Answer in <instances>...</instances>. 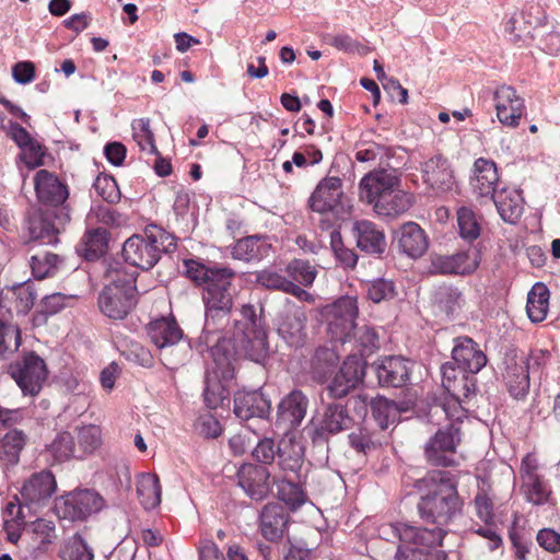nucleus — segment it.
<instances>
[{
	"mask_svg": "<svg viewBox=\"0 0 560 560\" xmlns=\"http://www.w3.org/2000/svg\"><path fill=\"white\" fill-rule=\"evenodd\" d=\"M289 522V515L279 503L267 504L260 514V529L262 536L277 541L283 537Z\"/></svg>",
	"mask_w": 560,
	"mask_h": 560,
	"instance_id": "7c9ffc66",
	"label": "nucleus"
},
{
	"mask_svg": "<svg viewBox=\"0 0 560 560\" xmlns=\"http://www.w3.org/2000/svg\"><path fill=\"white\" fill-rule=\"evenodd\" d=\"M290 280L303 287H311L316 278L317 271L310 261L293 259L285 267Z\"/></svg>",
	"mask_w": 560,
	"mask_h": 560,
	"instance_id": "864d4df0",
	"label": "nucleus"
},
{
	"mask_svg": "<svg viewBox=\"0 0 560 560\" xmlns=\"http://www.w3.org/2000/svg\"><path fill=\"white\" fill-rule=\"evenodd\" d=\"M35 191L38 200L46 205V209L61 208L68 198V190L60 180L47 170H40L34 178Z\"/></svg>",
	"mask_w": 560,
	"mask_h": 560,
	"instance_id": "4be33fe9",
	"label": "nucleus"
},
{
	"mask_svg": "<svg viewBox=\"0 0 560 560\" xmlns=\"http://www.w3.org/2000/svg\"><path fill=\"white\" fill-rule=\"evenodd\" d=\"M270 474L264 466L245 464L237 472L238 485L248 497L262 500L269 492Z\"/></svg>",
	"mask_w": 560,
	"mask_h": 560,
	"instance_id": "393cba45",
	"label": "nucleus"
},
{
	"mask_svg": "<svg viewBox=\"0 0 560 560\" xmlns=\"http://www.w3.org/2000/svg\"><path fill=\"white\" fill-rule=\"evenodd\" d=\"M508 389L514 398H523L529 389V374L527 360L516 355L505 359V372L503 374Z\"/></svg>",
	"mask_w": 560,
	"mask_h": 560,
	"instance_id": "c85d7f7f",
	"label": "nucleus"
},
{
	"mask_svg": "<svg viewBox=\"0 0 560 560\" xmlns=\"http://www.w3.org/2000/svg\"><path fill=\"white\" fill-rule=\"evenodd\" d=\"M492 201L504 222L515 224L522 217L524 199L518 189L502 187L492 196Z\"/></svg>",
	"mask_w": 560,
	"mask_h": 560,
	"instance_id": "2f4dec72",
	"label": "nucleus"
},
{
	"mask_svg": "<svg viewBox=\"0 0 560 560\" xmlns=\"http://www.w3.org/2000/svg\"><path fill=\"white\" fill-rule=\"evenodd\" d=\"M56 538V526L52 521L38 518L33 523V542L36 545V550L46 551Z\"/></svg>",
	"mask_w": 560,
	"mask_h": 560,
	"instance_id": "6e6d98bb",
	"label": "nucleus"
},
{
	"mask_svg": "<svg viewBox=\"0 0 560 560\" xmlns=\"http://www.w3.org/2000/svg\"><path fill=\"white\" fill-rule=\"evenodd\" d=\"M537 463L530 455H526L521 464L520 475L522 479V492L525 499L535 504L542 505L549 501L551 490L537 474Z\"/></svg>",
	"mask_w": 560,
	"mask_h": 560,
	"instance_id": "dca6fc26",
	"label": "nucleus"
},
{
	"mask_svg": "<svg viewBox=\"0 0 560 560\" xmlns=\"http://www.w3.org/2000/svg\"><path fill=\"white\" fill-rule=\"evenodd\" d=\"M97 194L107 202H115L119 199V190L116 182L109 177H97L94 183Z\"/></svg>",
	"mask_w": 560,
	"mask_h": 560,
	"instance_id": "69168bd1",
	"label": "nucleus"
},
{
	"mask_svg": "<svg viewBox=\"0 0 560 560\" xmlns=\"http://www.w3.org/2000/svg\"><path fill=\"white\" fill-rule=\"evenodd\" d=\"M400 540L396 560H420L419 529L417 527L400 524L395 526Z\"/></svg>",
	"mask_w": 560,
	"mask_h": 560,
	"instance_id": "c9c22d12",
	"label": "nucleus"
},
{
	"mask_svg": "<svg viewBox=\"0 0 560 560\" xmlns=\"http://www.w3.org/2000/svg\"><path fill=\"white\" fill-rule=\"evenodd\" d=\"M256 281L266 289L279 290L285 293L292 280L273 269H264L257 272Z\"/></svg>",
	"mask_w": 560,
	"mask_h": 560,
	"instance_id": "bf43d9fd",
	"label": "nucleus"
},
{
	"mask_svg": "<svg viewBox=\"0 0 560 560\" xmlns=\"http://www.w3.org/2000/svg\"><path fill=\"white\" fill-rule=\"evenodd\" d=\"M147 334L151 342L160 350L173 348L183 338V330L173 317H161L150 322Z\"/></svg>",
	"mask_w": 560,
	"mask_h": 560,
	"instance_id": "cd10ccee",
	"label": "nucleus"
},
{
	"mask_svg": "<svg viewBox=\"0 0 560 560\" xmlns=\"http://www.w3.org/2000/svg\"><path fill=\"white\" fill-rule=\"evenodd\" d=\"M536 539L546 551L552 553L560 551V533L551 528H542L538 532Z\"/></svg>",
	"mask_w": 560,
	"mask_h": 560,
	"instance_id": "774afa93",
	"label": "nucleus"
},
{
	"mask_svg": "<svg viewBox=\"0 0 560 560\" xmlns=\"http://www.w3.org/2000/svg\"><path fill=\"white\" fill-rule=\"evenodd\" d=\"M357 246L370 254H382L386 247L385 235L374 222L359 220L353 224Z\"/></svg>",
	"mask_w": 560,
	"mask_h": 560,
	"instance_id": "72a5a7b5",
	"label": "nucleus"
},
{
	"mask_svg": "<svg viewBox=\"0 0 560 560\" xmlns=\"http://www.w3.org/2000/svg\"><path fill=\"white\" fill-rule=\"evenodd\" d=\"M219 345L211 349L214 366L212 372L207 373L206 387L203 392L205 402L210 409H217L224 399L228 398V392L222 382H229L234 378V366L230 353H220Z\"/></svg>",
	"mask_w": 560,
	"mask_h": 560,
	"instance_id": "6e6552de",
	"label": "nucleus"
},
{
	"mask_svg": "<svg viewBox=\"0 0 560 560\" xmlns=\"http://www.w3.org/2000/svg\"><path fill=\"white\" fill-rule=\"evenodd\" d=\"M184 267L188 278L205 287L206 320L202 334L205 342L209 343L210 335L223 329L229 322V314L233 307L235 293L233 281L236 272L225 266H206L194 259H186Z\"/></svg>",
	"mask_w": 560,
	"mask_h": 560,
	"instance_id": "f257e3e1",
	"label": "nucleus"
},
{
	"mask_svg": "<svg viewBox=\"0 0 560 560\" xmlns=\"http://www.w3.org/2000/svg\"><path fill=\"white\" fill-rule=\"evenodd\" d=\"M350 446L362 455H368L382 445L380 432L362 427L348 435Z\"/></svg>",
	"mask_w": 560,
	"mask_h": 560,
	"instance_id": "37998d69",
	"label": "nucleus"
},
{
	"mask_svg": "<svg viewBox=\"0 0 560 560\" xmlns=\"http://www.w3.org/2000/svg\"><path fill=\"white\" fill-rule=\"evenodd\" d=\"M315 434L326 436L349 430L353 425V419L347 408L338 402L323 406L313 418Z\"/></svg>",
	"mask_w": 560,
	"mask_h": 560,
	"instance_id": "2eb2a0df",
	"label": "nucleus"
},
{
	"mask_svg": "<svg viewBox=\"0 0 560 560\" xmlns=\"http://www.w3.org/2000/svg\"><path fill=\"white\" fill-rule=\"evenodd\" d=\"M399 249L410 259L420 257V225L416 222L404 223L397 232Z\"/></svg>",
	"mask_w": 560,
	"mask_h": 560,
	"instance_id": "79ce46f5",
	"label": "nucleus"
},
{
	"mask_svg": "<svg viewBox=\"0 0 560 560\" xmlns=\"http://www.w3.org/2000/svg\"><path fill=\"white\" fill-rule=\"evenodd\" d=\"M308 399L301 390H292L278 406V421L288 429L300 425L305 418Z\"/></svg>",
	"mask_w": 560,
	"mask_h": 560,
	"instance_id": "c756f323",
	"label": "nucleus"
},
{
	"mask_svg": "<svg viewBox=\"0 0 560 560\" xmlns=\"http://www.w3.org/2000/svg\"><path fill=\"white\" fill-rule=\"evenodd\" d=\"M495 110L499 121L508 127L515 128L525 110L524 100L511 85H501L494 92Z\"/></svg>",
	"mask_w": 560,
	"mask_h": 560,
	"instance_id": "a211bd4d",
	"label": "nucleus"
},
{
	"mask_svg": "<svg viewBox=\"0 0 560 560\" xmlns=\"http://www.w3.org/2000/svg\"><path fill=\"white\" fill-rule=\"evenodd\" d=\"M54 464L65 463L75 456L74 438L69 432H60L46 448Z\"/></svg>",
	"mask_w": 560,
	"mask_h": 560,
	"instance_id": "c03bdc74",
	"label": "nucleus"
},
{
	"mask_svg": "<svg viewBox=\"0 0 560 560\" xmlns=\"http://www.w3.org/2000/svg\"><path fill=\"white\" fill-rule=\"evenodd\" d=\"M106 247L107 232L105 229L97 228L85 232L77 245V252L86 260H94L104 254Z\"/></svg>",
	"mask_w": 560,
	"mask_h": 560,
	"instance_id": "e433bc0d",
	"label": "nucleus"
},
{
	"mask_svg": "<svg viewBox=\"0 0 560 560\" xmlns=\"http://www.w3.org/2000/svg\"><path fill=\"white\" fill-rule=\"evenodd\" d=\"M277 494L280 501L284 502L291 511H296L307 501L306 493L299 483L287 479L277 482Z\"/></svg>",
	"mask_w": 560,
	"mask_h": 560,
	"instance_id": "09e8293b",
	"label": "nucleus"
},
{
	"mask_svg": "<svg viewBox=\"0 0 560 560\" xmlns=\"http://www.w3.org/2000/svg\"><path fill=\"white\" fill-rule=\"evenodd\" d=\"M78 451L82 454L94 453L103 442L102 430L94 424L83 425L77 429Z\"/></svg>",
	"mask_w": 560,
	"mask_h": 560,
	"instance_id": "5fc2aeb1",
	"label": "nucleus"
},
{
	"mask_svg": "<svg viewBox=\"0 0 560 560\" xmlns=\"http://www.w3.org/2000/svg\"><path fill=\"white\" fill-rule=\"evenodd\" d=\"M326 40L330 46L346 52H357L359 55H366L369 51V48L366 46L358 43L348 34L327 35Z\"/></svg>",
	"mask_w": 560,
	"mask_h": 560,
	"instance_id": "052dcab7",
	"label": "nucleus"
},
{
	"mask_svg": "<svg viewBox=\"0 0 560 560\" xmlns=\"http://www.w3.org/2000/svg\"><path fill=\"white\" fill-rule=\"evenodd\" d=\"M343 198L342 180L337 176L323 178L312 192L308 205L318 213L336 211Z\"/></svg>",
	"mask_w": 560,
	"mask_h": 560,
	"instance_id": "6ab92c4d",
	"label": "nucleus"
},
{
	"mask_svg": "<svg viewBox=\"0 0 560 560\" xmlns=\"http://www.w3.org/2000/svg\"><path fill=\"white\" fill-rule=\"evenodd\" d=\"M137 493L145 510H152L161 503V486L156 475L143 472L137 479Z\"/></svg>",
	"mask_w": 560,
	"mask_h": 560,
	"instance_id": "4c0bfd02",
	"label": "nucleus"
},
{
	"mask_svg": "<svg viewBox=\"0 0 560 560\" xmlns=\"http://www.w3.org/2000/svg\"><path fill=\"white\" fill-rule=\"evenodd\" d=\"M463 398H445L444 400L435 401L427 412L428 421L434 424H440V419L445 418L450 423L459 425L460 420L465 417V410L462 407Z\"/></svg>",
	"mask_w": 560,
	"mask_h": 560,
	"instance_id": "f704fd0d",
	"label": "nucleus"
},
{
	"mask_svg": "<svg viewBox=\"0 0 560 560\" xmlns=\"http://www.w3.org/2000/svg\"><path fill=\"white\" fill-rule=\"evenodd\" d=\"M452 359L459 369H463L469 374H477L487 363L486 354L479 349L478 345L468 337H458L455 339Z\"/></svg>",
	"mask_w": 560,
	"mask_h": 560,
	"instance_id": "5701e85b",
	"label": "nucleus"
},
{
	"mask_svg": "<svg viewBox=\"0 0 560 560\" xmlns=\"http://www.w3.org/2000/svg\"><path fill=\"white\" fill-rule=\"evenodd\" d=\"M368 298L374 303H380L382 301H388L393 299L396 294L395 284L390 280L386 279H376L368 283L366 288Z\"/></svg>",
	"mask_w": 560,
	"mask_h": 560,
	"instance_id": "13d9d810",
	"label": "nucleus"
},
{
	"mask_svg": "<svg viewBox=\"0 0 560 560\" xmlns=\"http://www.w3.org/2000/svg\"><path fill=\"white\" fill-rule=\"evenodd\" d=\"M241 316L242 319L235 323L233 334L235 346L241 348L252 361L260 362L268 350L266 331L253 305H243Z\"/></svg>",
	"mask_w": 560,
	"mask_h": 560,
	"instance_id": "39448f33",
	"label": "nucleus"
},
{
	"mask_svg": "<svg viewBox=\"0 0 560 560\" xmlns=\"http://www.w3.org/2000/svg\"><path fill=\"white\" fill-rule=\"evenodd\" d=\"M9 374L16 382L24 395L36 396L48 375L45 361L34 352L9 366Z\"/></svg>",
	"mask_w": 560,
	"mask_h": 560,
	"instance_id": "9d476101",
	"label": "nucleus"
},
{
	"mask_svg": "<svg viewBox=\"0 0 560 560\" xmlns=\"http://www.w3.org/2000/svg\"><path fill=\"white\" fill-rule=\"evenodd\" d=\"M549 290L540 282H537L527 295L526 312L533 323L542 322L548 314Z\"/></svg>",
	"mask_w": 560,
	"mask_h": 560,
	"instance_id": "58836bf2",
	"label": "nucleus"
},
{
	"mask_svg": "<svg viewBox=\"0 0 560 560\" xmlns=\"http://www.w3.org/2000/svg\"><path fill=\"white\" fill-rule=\"evenodd\" d=\"M475 374H463L453 384L444 386V389L456 398H468L476 389Z\"/></svg>",
	"mask_w": 560,
	"mask_h": 560,
	"instance_id": "680f3d73",
	"label": "nucleus"
},
{
	"mask_svg": "<svg viewBox=\"0 0 560 560\" xmlns=\"http://www.w3.org/2000/svg\"><path fill=\"white\" fill-rule=\"evenodd\" d=\"M399 187V178L394 171L376 170L365 174L360 183V199L375 207L376 199Z\"/></svg>",
	"mask_w": 560,
	"mask_h": 560,
	"instance_id": "f3484780",
	"label": "nucleus"
},
{
	"mask_svg": "<svg viewBox=\"0 0 560 560\" xmlns=\"http://www.w3.org/2000/svg\"><path fill=\"white\" fill-rule=\"evenodd\" d=\"M137 272L128 271L120 262L109 265L106 271L108 283L98 295L100 311L108 318L124 319L137 304Z\"/></svg>",
	"mask_w": 560,
	"mask_h": 560,
	"instance_id": "7ed1b4c3",
	"label": "nucleus"
},
{
	"mask_svg": "<svg viewBox=\"0 0 560 560\" xmlns=\"http://www.w3.org/2000/svg\"><path fill=\"white\" fill-rule=\"evenodd\" d=\"M252 453L258 462L271 464L276 454H278V446H276L272 439L265 438L257 443Z\"/></svg>",
	"mask_w": 560,
	"mask_h": 560,
	"instance_id": "338daca9",
	"label": "nucleus"
},
{
	"mask_svg": "<svg viewBox=\"0 0 560 560\" xmlns=\"http://www.w3.org/2000/svg\"><path fill=\"white\" fill-rule=\"evenodd\" d=\"M45 150L36 140L21 148L20 160L30 168H36L44 164Z\"/></svg>",
	"mask_w": 560,
	"mask_h": 560,
	"instance_id": "e2e57ef3",
	"label": "nucleus"
},
{
	"mask_svg": "<svg viewBox=\"0 0 560 560\" xmlns=\"http://www.w3.org/2000/svg\"><path fill=\"white\" fill-rule=\"evenodd\" d=\"M412 205L413 197L397 187L376 199L373 210L378 217L393 220L407 212Z\"/></svg>",
	"mask_w": 560,
	"mask_h": 560,
	"instance_id": "473e14b6",
	"label": "nucleus"
},
{
	"mask_svg": "<svg viewBox=\"0 0 560 560\" xmlns=\"http://www.w3.org/2000/svg\"><path fill=\"white\" fill-rule=\"evenodd\" d=\"M373 418L382 430H386L399 419V415L407 408L398 406L395 401L378 396L371 400Z\"/></svg>",
	"mask_w": 560,
	"mask_h": 560,
	"instance_id": "ea45409f",
	"label": "nucleus"
},
{
	"mask_svg": "<svg viewBox=\"0 0 560 560\" xmlns=\"http://www.w3.org/2000/svg\"><path fill=\"white\" fill-rule=\"evenodd\" d=\"M430 195L440 196L452 191L455 186L453 171L447 160L435 156L425 162L422 175Z\"/></svg>",
	"mask_w": 560,
	"mask_h": 560,
	"instance_id": "412c9836",
	"label": "nucleus"
},
{
	"mask_svg": "<svg viewBox=\"0 0 560 560\" xmlns=\"http://www.w3.org/2000/svg\"><path fill=\"white\" fill-rule=\"evenodd\" d=\"M57 488V482L50 471L32 475L23 485L20 495L22 503L30 513H37L50 501Z\"/></svg>",
	"mask_w": 560,
	"mask_h": 560,
	"instance_id": "ddd939ff",
	"label": "nucleus"
},
{
	"mask_svg": "<svg viewBox=\"0 0 560 560\" xmlns=\"http://www.w3.org/2000/svg\"><path fill=\"white\" fill-rule=\"evenodd\" d=\"M21 346V330L11 323L0 320V361L8 360Z\"/></svg>",
	"mask_w": 560,
	"mask_h": 560,
	"instance_id": "8fccbe9b",
	"label": "nucleus"
},
{
	"mask_svg": "<svg viewBox=\"0 0 560 560\" xmlns=\"http://www.w3.org/2000/svg\"><path fill=\"white\" fill-rule=\"evenodd\" d=\"M358 314L357 299L348 295L319 308L320 319L327 325L331 338L342 343L352 339Z\"/></svg>",
	"mask_w": 560,
	"mask_h": 560,
	"instance_id": "423d86ee",
	"label": "nucleus"
},
{
	"mask_svg": "<svg viewBox=\"0 0 560 560\" xmlns=\"http://www.w3.org/2000/svg\"><path fill=\"white\" fill-rule=\"evenodd\" d=\"M269 245L257 235L238 240L232 248V256L235 259L250 261L260 259L267 255Z\"/></svg>",
	"mask_w": 560,
	"mask_h": 560,
	"instance_id": "a19ab883",
	"label": "nucleus"
},
{
	"mask_svg": "<svg viewBox=\"0 0 560 560\" xmlns=\"http://www.w3.org/2000/svg\"><path fill=\"white\" fill-rule=\"evenodd\" d=\"M429 273L432 275H470L478 267L475 253L458 252L453 255H431Z\"/></svg>",
	"mask_w": 560,
	"mask_h": 560,
	"instance_id": "aec40b11",
	"label": "nucleus"
},
{
	"mask_svg": "<svg viewBox=\"0 0 560 560\" xmlns=\"http://www.w3.org/2000/svg\"><path fill=\"white\" fill-rule=\"evenodd\" d=\"M331 248L336 255V258L345 266V267H354L358 260L357 255L353 250L343 247L341 242L340 233L332 232L331 233Z\"/></svg>",
	"mask_w": 560,
	"mask_h": 560,
	"instance_id": "0e129e2a",
	"label": "nucleus"
},
{
	"mask_svg": "<svg viewBox=\"0 0 560 560\" xmlns=\"http://www.w3.org/2000/svg\"><path fill=\"white\" fill-rule=\"evenodd\" d=\"M59 262V257L51 253H38L31 257L32 273L36 279H44L54 275Z\"/></svg>",
	"mask_w": 560,
	"mask_h": 560,
	"instance_id": "4d7b16f0",
	"label": "nucleus"
},
{
	"mask_svg": "<svg viewBox=\"0 0 560 560\" xmlns=\"http://www.w3.org/2000/svg\"><path fill=\"white\" fill-rule=\"evenodd\" d=\"M175 248V238L170 233L158 226H150L143 234H135L124 243L122 256L129 265L149 270L158 264L162 253H170Z\"/></svg>",
	"mask_w": 560,
	"mask_h": 560,
	"instance_id": "20e7f679",
	"label": "nucleus"
},
{
	"mask_svg": "<svg viewBox=\"0 0 560 560\" xmlns=\"http://www.w3.org/2000/svg\"><path fill=\"white\" fill-rule=\"evenodd\" d=\"M364 365L359 357H348L325 390L330 398H342L363 381Z\"/></svg>",
	"mask_w": 560,
	"mask_h": 560,
	"instance_id": "4468645a",
	"label": "nucleus"
},
{
	"mask_svg": "<svg viewBox=\"0 0 560 560\" xmlns=\"http://www.w3.org/2000/svg\"><path fill=\"white\" fill-rule=\"evenodd\" d=\"M61 560H93V549L80 534H74L62 542L59 551Z\"/></svg>",
	"mask_w": 560,
	"mask_h": 560,
	"instance_id": "49530a36",
	"label": "nucleus"
},
{
	"mask_svg": "<svg viewBox=\"0 0 560 560\" xmlns=\"http://www.w3.org/2000/svg\"><path fill=\"white\" fill-rule=\"evenodd\" d=\"M27 441L26 434L18 429L9 430L0 440V455L9 464H16Z\"/></svg>",
	"mask_w": 560,
	"mask_h": 560,
	"instance_id": "a18cd8bd",
	"label": "nucleus"
},
{
	"mask_svg": "<svg viewBox=\"0 0 560 560\" xmlns=\"http://www.w3.org/2000/svg\"><path fill=\"white\" fill-rule=\"evenodd\" d=\"M470 186L477 197H490L498 191L495 186L499 182L497 165L493 161L479 158L474 163Z\"/></svg>",
	"mask_w": 560,
	"mask_h": 560,
	"instance_id": "bb28decb",
	"label": "nucleus"
},
{
	"mask_svg": "<svg viewBox=\"0 0 560 560\" xmlns=\"http://www.w3.org/2000/svg\"><path fill=\"white\" fill-rule=\"evenodd\" d=\"M104 499L94 490L79 489L69 492L55 502V512L59 518L83 521L104 508Z\"/></svg>",
	"mask_w": 560,
	"mask_h": 560,
	"instance_id": "0eeeda50",
	"label": "nucleus"
},
{
	"mask_svg": "<svg viewBox=\"0 0 560 560\" xmlns=\"http://www.w3.org/2000/svg\"><path fill=\"white\" fill-rule=\"evenodd\" d=\"M460 441V427L456 423H448L439 429L425 444L427 460L434 466H453L455 464L454 455Z\"/></svg>",
	"mask_w": 560,
	"mask_h": 560,
	"instance_id": "f8f14e48",
	"label": "nucleus"
},
{
	"mask_svg": "<svg viewBox=\"0 0 560 560\" xmlns=\"http://www.w3.org/2000/svg\"><path fill=\"white\" fill-rule=\"evenodd\" d=\"M69 221L65 208L37 209L27 219V230L32 240L42 244H56L58 234Z\"/></svg>",
	"mask_w": 560,
	"mask_h": 560,
	"instance_id": "9b49d317",
	"label": "nucleus"
},
{
	"mask_svg": "<svg viewBox=\"0 0 560 560\" xmlns=\"http://www.w3.org/2000/svg\"><path fill=\"white\" fill-rule=\"evenodd\" d=\"M307 314L306 308L285 299L282 308L277 313L275 326L281 339L290 347L304 346L306 332Z\"/></svg>",
	"mask_w": 560,
	"mask_h": 560,
	"instance_id": "1a4fd4ad",
	"label": "nucleus"
},
{
	"mask_svg": "<svg viewBox=\"0 0 560 560\" xmlns=\"http://www.w3.org/2000/svg\"><path fill=\"white\" fill-rule=\"evenodd\" d=\"M278 455L281 468L295 472L303 464L304 448L298 442H283L278 446Z\"/></svg>",
	"mask_w": 560,
	"mask_h": 560,
	"instance_id": "3c124183",
	"label": "nucleus"
},
{
	"mask_svg": "<svg viewBox=\"0 0 560 560\" xmlns=\"http://www.w3.org/2000/svg\"><path fill=\"white\" fill-rule=\"evenodd\" d=\"M422 542L440 545L444 526L460 512L462 502L451 472L434 470L422 479Z\"/></svg>",
	"mask_w": 560,
	"mask_h": 560,
	"instance_id": "f03ea898",
	"label": "nucleus"
},
{
	"mask_svg": "<svg viewBox=\"0 0 560 560\" xmlns=\"http://www.w3.org/2000/svg\"><path fill=\"white\" fill-rule=\"evenodd\" d=\"M271 401L259 390L238 392L234 396V413L241 420L269 415Z\"/></svg>",
	"mask_w": 560,
	"mask_h": 560,
	"instance_id": "a878e982",
	"label": "nucleus"
},
{
	"mask_svg": "<svg viewBox=\"0 0 560 560\" xmlns=\"http://www.w3.org/2000/svg\"><path fill=\"white\" fill-rule=\"evenodd\" d=\"M458 232L463 240L474 242L480 236L481 226L475 212L468 207L457 210Z\"/></svg>",
	"mask_w": 560,
	"mask_h": 560,
	"instance_id": "603ef678",
	"label": "nucleus"
},
{
	"mask_svg": "<svg viewBox=\"0 0 560 560\" xmlns=\"http://www.w3.org/2000/svg\"><path fill=\"white\" fill-rule=\"evenodd\" d=\"M382 386H404L410 376V362L402 357L389 355L381 359L375 368Z\"/></svg>",
	"mask_w": 560,
	"mask_h": 560,
	"instance_id": "b1692460",
	"label": "nucleus"
},
{
	"mask_svg": "<svg viewBox=\"0 0 560 560\" xmlns=\"http://www.w3.org/2000/svg\"><path fill=\"white\" fill-rule=\"evenodd\" d=\"M132 138L139 149L150 155H159L149 118L135 119L131 124Z\"/></svg>",
	"mask_w": 560,
	"mask_h": 560,
	"instance_id": "de8ad7c7",
	"label": "nucleus"
}]
</instances>
